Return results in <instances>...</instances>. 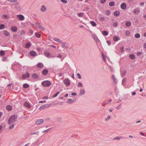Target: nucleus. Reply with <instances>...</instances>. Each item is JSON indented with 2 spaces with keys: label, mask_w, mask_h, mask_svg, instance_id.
<instances>
[{
  "label": "nucleus",
  "mask_w": 146,
  "mask_h": 146,
  "mask_svg": "<svg viewBox=\"0 0 146 146\" xmlns=\"http://www.w3.org/2000/svg\"><path fill=\"white\" fill-rule=\"evenodd\" d=\"M17 119V117L15 115L11 116L9 118L8 121V123L9 124L13 123Z\"/></svg>",
  "instance_id": "f257e3e1"
},
{
  "label": "nucleus",
  "mask_w": 146,
  "mask_h": 146,
  "mask_svg": "<svg viewBox=\"0 0 146 146\" xmlns=\"http://www.w3.org/2000/svg\"><path fill=\"white\" fill-rule=\"evenodd\" d=\"M42 84L44 86L48 87L51 85V83L50 81L46 80L43 81Z\"/></svg>",
  "instance_id": "f03ea898"
},
{
  "label": "nucleus",
  "mask_w": 146,
  "mask_h": 146,
  "mask_svg": "<svg viewBox=\"0 0 146 146\" xmlns=\"http://www.w3.org/2000/svg\"><path fill=\"white\" fill-rule=\"evenodd\" d=\"M15 7V9L19 11H20L21 9V7L20 5L18 3H16L14 4Z\"/></svg>",
  "instance_id": "7ed1b4c3"
},
{
  "label": "nucleus",
  "mask_w": 146,
  "mask_h": 146,
  "mask_svg": "<svg viewBox=\"0 0 146 146\" xmlns=\"http://www.w3.org/2000/svg\"><path fill=\"white\" fill-rule=\"evenodd\" d=\"M29 73L27 72L26 74L23 75L22 77L24 79H25L29 78Z\"/></svg>",
  "instance_id": "20e7f679"
},
{
  "label": "nucleus",
  "mask_w": 146,
  "mask_h": 146,
  "mask_svg": "<svg viewBox=\"0 0 146 146\" xmlns=\"http://www.w3.org/2000/svg\"><path fill=\"white\" fill-rule=\"evenodd\" d=\"M64 82L65 84L66 85V86H69L70 85V81L68 79H65L64 80Z\"/></svg>",
  "instance_id": "39448f33"
},
{
  "label": "nucleus",
  "mask_w": 146,
  "mask_h": 146,
  "mask_svg": "<svg viewBox=\"0 0 146 146\" xmlns=\"http://www.w3.org/2000/svg\"><path fill=\"white\" fill-rule=\"evenodd\" d=\"M17 18L19 19V20L20 21H23L24 19V17L22 15L19 14L17 15Z\"/></svg>",
  "instance_id": "423d86ee"
},
{
  "label": "nucleus",
  "mask_w": 146,
  "mask_h": 146,
  "mask_svg": "<svg viewBox=\"0 0 146 146\" xmlns=\"http://www.w3.org/2000/svg\"><path fill=\"white\" fill-rule=\"evenodd\" d=\"M121 9H125L126 8V4L125 3H122L121 5Z\"/></svg>",
  "instance_id": "0eeeda50"
},
{
  "label": "nucleus",
  "mask_w": 146,
  "mask_h": 146,
  "mask_svg": "<svg viewBox=\"0 0 146 146\" xmlns=\"http://www.w3.org/2000/svg\"><path fill=\"white\" fill-rule=\"evenodd\" d=\"M44 55L48 58L50 57V54L49 52L47 51H44Z\"/></svg>",
  "instance_id": "6e6552de"
},
{
  "label": "nucleus",
  "mask_w": 146,
  "mask_h": 146,
  "mask_svg": "<svg viewBox=\"0 0 146 146\" xmlns=\"http://www.w3.org/2000/svg\"><path fill=\"white\" fill-rule=\"evenodd\" d=\"M37 28H38L41 31L44 30V29L41 26L39 23H37Z\"/></svg>",
  "instance_id": "1a4fd4ad"
},
{
  "label": "nucleus",
  "mask_w": 146,
  "mask_h": 146,
  "mask_svg": "<svg viewBox=\"0 0 146 146\" xmlns=\"http://www.w3.org/2000/svg\"><path fill=\"white\" fill-rule=\"evenodd\" d=\"M44 120L43 119H40L37 120V125L43 123Z\"/></svg>",
  "instance_id": "9d476101"
},
{
  "label": "nucleus",
  "mask_w": 146,
  "mask_h": 146,
  "mask_svg": "<svg viewBox=\"0 0 146 146\" xmlns=\"http://www.w3.org/2000/svg\"><path fill=\"white\" fill-rule=\"evenodd\" d=\"M120 14V12L117 11H114L113 12L114 15L116 17H118L119 16Z\"/></svg>",
  "instance_id": "9b49d317"
},
{
  "label": "nucleus",
  "mask_w": 146,
  "mask_h": 146,
  "mask_svg": "<svg viewBox=\"0 0 146 146\" xmlns=\"http://www.w3.org/2000/svg\"><path fill=\"white\" fill-rule=\"evenodd\" d=\"M48 70L47 69H44L43 70L42 72V73L43 75L45 76L46 75L48 72Z\"/></svg>",
  "instance_id": "f8f14e48"
},
{
  "label": "nucleus",
  "mask_w": 146,
  "mask_h": 146,
  "mask_svg": "<svg viewBox=\"0 0 146 146\" xmlns=\"http://www.w3.org/2000/svg\"><path fill=\"white\" fill-rule=\"evenodd\" d=\"M62 47L64 48H66L69 46V44L68 43L61 42Z\"/></svg>",
  "instance_id": "ddd939ff"
},
{
  "label": "nucleus",
  "mask_w": 146,
  "mask_h": 146,
  "mask_svg": "<svg viewBox=\"0 0 146 146\" xmlns=\"http://www.w3.org/2000/svg\"><path fill=\"white\" fill-rule=\"evenodd\" d=\"M11 31L13 32H16L17 31V28L16 26H13L11 28Z\"/></svg>",
  "instance_id": "4468645a"
},
{
  "label": "nucleus",
  "mask_w": 146,
  "mask_h": 146,
  "mask_svg": "<svg viewBox=\"0 0 146 146\" xmlns=\"http://www.w3.org/2000/svg\"><path fill=\"white\" fill-rule=\"evenodd\" d=\"M75 100V99H72L71 98H69L67 101V102L68 104H71L73 103Z\"/></svg>",
  "instance_id": "2eb2a0df"
},
{
  "label": "nucleus",
  "mask_w": 146,
  "mask_h": 146,
  "mask_svg": "<svg viewBox=\"0 0 146 146\" xmlns=\"http://www.w3.org/2000/svg\"><path fill=\"white\" fill-rule=\"evenodd\" d=\"M140 12V10L139 9H136L134 10V13L138 15Z\"/></svg>",
  "instance_id": "dca6fc26"
},
{
  "label": "nucleus",
  "mask_w": 146,
  "mask_h": 146,
  "mask_svg": "<svg viewBox=\"0 0 146 146\" xmlns=\"http://www.w3.org/2000/svg\"><path fill=\"white\" fill-rule=\"evenodd\" d=\"M46 10V8L44 5H42L40 9V10L43 12H45Z\"/></svg>",
  "instance_id": "f3484780"
},
{
  "label": "nucleus",
  "mask_w": 146,
  "mask_h": 146,
  "mask_svg": "<svg viewBox=\"0 0 146 146\" xmlns=\"http://www.w3.org/2000/svg\"><path fill=\"white\" fill-rule=\"evenodd\" d=\"M24 105L28 108H30L31 107L30 105L27 102H25L24 103Z\"/></svg>",
  "instance_id": "a211bd4d"
},
{
  "label": "nucleus",
  "mask_w": 146,
  "mask_h": 146,
  "mask_svg": "<svg viewBox=\"0 0 146 146\" xmlns=\"http://www.w3.org/2000/svg\"><path fill=\"white\" fill-rule=\"evenodd\" d=\"M120 39V38L117 36H115L113 37V39L115 41H117L119 40Z\"/></svg>",
  "instance_id": "6ab92c4d"
},
{
  "label": "nucleus",
  "mask_w": 146,
  "mask_h": 146,
  "mask_svg": "<svg viewBox=\"0 0 146 146\" xmlns=\"http://www.w3.org/2000/svg\"><path fill=\"white\" fill-rule=\"evenodd\" d=\"M43 66V64L41 62H39L37 64V67L39 68H41Z\"/></svg>",
  "instance_id": "aec40b11"
},
{
  "label": "nucleus",
  "mask_w": 146,
  "mask_h": 146,
  "mask_svg": "<svg viewBox=\"0 0 146 146\" xmlns=\"http://www.w3.org/2000/svg\"><path fill=\"white\" fill-rule=\"evenodd\" d=\"M129 57L131 59H134L135 58V55L133 54H130L129 56Z\"/></svg>",
  "instance_id": "412c9836"
},
{
  "label": "nucleus",
  "mask_w": 146,
  "mask_h": 146,
  "mask_svg": "<svg viewBox=\"0 0 146 146\" xmlns=\"http://www.w3.org/2000/svg\"><path fill=\"white\" fill-rule=\"evenodd\" d=\"M4 35L7 36H9L10 35V33L8 31L6 30L4 31Z\"/></svg>",
  "instance_id": "4be33fe9"
},
{
  "label": "nucleus",
  "mask_w": 146,
  "mask_h": 146,
  "mask_svg": "<svg viewBox=\"0 0 146 146\" xmlns=\"http://www.w3.org/2000/svg\"><path fill=\"white\" fill-rule=\"evenodd\" d=\"M36 52L33 51H31L30 52V55L32 56H35L36 55Z\"/></svg>",
  "instance_id": "5701e85b"
},
{
  "label": "nucleus",
  "mask_w": 146,
  "mask_h": 146,
  "mask_svg": "<svg viewBox=\"0 0 146 146\" xmlns=\"http://www.w3.org/2000/svg\"><path fill=\"white\" fill-rule=\"evenodd\" d=\"M90 24L93 27H95L96 25V23L94 21H90Z\"/></svg>",
  "instance_id": "b1692460"
},
{
  "label": "nucleus",
  "mask_w": 146,
  "mask_h": 146,
  "mask_svg": "<svg viewBox=\"0 0 146 146\" xmlns=\"http://www.w3.org/2000/svg\"><path fill=\"white\" fill-rule=\"evenodd\" d=\"M112 79L113 80V82L115 83H116L117 81H116V79L115 76L114 75H113L112 76Z\"/></svg>",
  "instance_id": "393cba45"
},
{
  "label": "nucleus",
  "mask_w": 146,
  "mask_h": 146,
  "mask_svg": "<svg viewBox=\"0 0 146 146\" xmlns=\"http://www.w3.org/2000/svg\"><path fill=\"white\" fill-rule=\"evenodd\" d=\"M115 3L114 1L110 2L109 3L110 6L111 7H113L115 5Z\"/></svg>",
  "instance_id": "a878e982"
},
{
  "label": "nucleus",
  "mask_w": 146,
  "mask_h": 146,
  "mask_svg": "<svg viewBox=\"0 0 146 146\" xmlns=\"http://www.w3.org/2000/svg\"><path fill=\"white\" fill-rule=\"evenodd\" d=\"M85 92V91L84 90H80V95L81 96L84 94Z\"/></svg>",
  "instance_id": "bb28decb"
},
{
  "label": "nucleus",
  "mask_w": 146,
  "mask_h": 146,
  "mask_svg": "<svg viewBox=\"0 0 146 146\" xmlns=\"http://www.w3.org/2000/svg\"><path fill=\"white\" fill-rule=\"evenodd\" d=\"M126 80L127 79L125 78H124L123 79L122 82V85H125Z\"/></svg>",
  "instance_id": "cd10ccee"
},
{
  "label": "nucleus",
  "mask_w": 146,
  "mask_h": 146,
  "mask_svg": "<svg viewBox=\"0 0 146 146\" xmlns=\"http://www.w3.org/2000/svg\"><path fill=\"white\" fill-rule=\"evenodd\" d=\"M131 23L129 21H127L126 23V25L127 27H130L131 25Z\"/></svg>",
  "instance_id": "c85d7f7f"
},
{
  "label": "nucleus",
  "mask_w": 146,
  "mask_h": 146,
  "mask_svg": "<svg viewBox=\"0 0 146 146\" xmlns=\"http://www.w3.org/2000/svg\"><path fill=\"white\" fill-rule=\"evenodd\" d=\"M12 108V107L11 106L9 105L7 107V110L9 111H11Z\"/></svg>",
  "instance_id": "c756f323"
},
{
  "label": "nucleus",
  "mask_w": 146,
  "mask_h": 146,
  "mask_svg": "<svg viewBox=\"0 0 146 146\" xmlns=\"http://www.w3.org/2000/svg\"><path fill=\"white\" fill-rule=\"evenodd\" d=\"M102 34L104 36H106L108 35V33L106 31H103L102 32Z\"/></svg>",
  "instance_id": "7c9ffc66"
},
{
  "label": "nucleus",
  "mask_w": 146,
  "mask_h": 146,
  "mask_svg": "<svg viewBox=\"0 0 146 146\" xmlns=\"http://www.w3.org/2000/svg\"><path fill=\"white\" fill-rule=\"evenodd\" d=\"M84 14V13L82 12L77 13V15L80 17H82L83 16Z\"/></svg>",
  "instance_id": "2f4dec72"
},
{
  "label": "nucleus",
  "mask_w": 146,
  "mask_h": 146,
  "mask_svg": "<svg viewBox=\"0 0 146 146\" xmlns=\"http://www.w3.org/2000/svg\"><path fill=\"white\" fill-rule=\"evenodd\" d=\"M54 40L56 42H61V40L57 38H54Z\"/></svg>",
  "instance_id": "473e14b6"
},
{
  "label": "nucleus",
  "mask_w": 146,
  "mask_h": 146,
  "mask_svg": "<svg viewBox=\"0 0 146 146\" xmlns=\"http://www.w3.org/2000/svg\"><path fill=\"white\" fill-rule=\"evenodd\" d=\"M31 44L30 43L28 42L27 43L25 44V47L26 48H29L30 47Z\"/></svg>",
  "instance_id": "72a5a7b5"
},
{
  "label": "nucleus",
  "mask_w": 146,
  "mask_h": 146,
  "mask_svg": "<svg viewBox=\"0 0 146 146\" xmlns=\"http://www.w3.org/2000/svg\"><path fill=\"white\" fill-rule=\"evenodd\" d=\"M5 54V51L3 50H1L0 51V55L3 56Z\"/></svg>",
  "instance_id": "f704fd0d"
},
{
  "label": "nucleus",
  "mask_w": 146,
  "mask_h": 146,
  "mask_svg": "<svg viewBox=\"0 0 146 146\" xmlns=\"http://www.w3.org/2000/svg\"><path fill=\"white\" fill-rule=\"evenodd\" d=\"M140 37V35L139 33L135 34V37L136 38H138Z\"/></svg>",
  "instance_id": "c9c22d12"
},
{
  "label": "nucleus",
  "mask_w": 146,
  "mask_h": 146,
  "mask_svg": "<svg viewBox=\"0 0 146 146\" xmlns=\"http://www.w3.org/2000/svg\"><path fill=\"white\" fill-rule=\"evenodd\" d=\"M111 14V12L110 11L106 10V15H109Z\"/></svg>",
  "instance_id": "e433bc0d"
},
{
  "label": "nucleus",
  "mask_w": 146,
  "mask_h": 146,
  "mask_svg": "<svg viewBox=\"0 0 146 146\" xmlns=\"http://www.w3.org/2000/svg\"><path fill=\"white\" fill-rule=\"evenodd\" d=\"M51 57H52V58H54V57H57L58 58H62V56L61 55V54H58V55L57 56H52Z\"/></svg>",
  "instance_id": "4c0bfd02"
},
{
  "label": "nucleus",
  "mask_w": 146,
  "mask_h": 146,
  "mask_svg": "<svg viewBox=\"0 0 146 146\" xmlns=\"http://www.w3.org/2000/svg\"><path fill=\"white\" fill-rule=\"evenodd\" d=\"M46 108L49 107L52 104H48L44 105Z\"/></svg>",
  "instance_id": "58836bf2"
},
{
  "label": "nucleus",
  "mask_w": 146,
  "mask_h": 146,
  "mask_svg": "<svg viewBox=\"0 0 146 146\" xmlns=\"http://www.w3.org/2000/svg\"><path fill=\"white\" fill-rule=\"evenodd\" d=\"M29 87V85L27 84H25L23 85V87L25 88H27Z\"/></svg>",
  "instance_id": "ea45409f"
},
{
  "label": "nucleus",
  "mask_w": 146,
  "mask_h": 146,
  "mask_svg": "<svg viewBox=\"0 0 146 146\" xmlns=\"http://www.w3.org/2000/svg\"><path fill=\"white\" fill-rule=\"evenodd\" d=\"M5 27V25L4 24H1L0 25V29H3Z\"/></svg>",
  "instance_id": "a19ab883"
},
{
  "label": "nucleus",
  "mask_w": 146,
  "mask_h": 146,
  "mask_svg": "<svg viewBox=\"0 0 146 146\" xmlns=\"http://www.w3.org/2000/svg\"><path fill=\"white\" fill-rule=\"evenodd\" d=\"M52 129V128H50L49 129H46V130H45L44 131H42V133H47V132L49 130H50L51 129Z\"/></svg>",
  "instance_id": "79ce46f5"
},
{
  "label": "nucleus",
  "mask_w": 146,
  "mask_h": 146,
  "mask_svg": "<svg viewBox=\"0 0 146 146\" xmlns=\"http://www.w3.org/2000/svg\"><path fill=\"white\" fill-rule=\"evenodd\" d=\"M60 93V92H57L56 94H55L53 96V98H54L56 97Z\"/></svg>",
  "instance_id": "37998d69"
},
{
  "label": "nucleus",
  "mask_w": 146,
  "mask_h": 146,
  "mask_svg": "<svg viewBox=\"0 0 146 146\" xmlns=\"http://www.w3.org/2000/svg\"><path fill=\"white\" fill-rule=\"evenodd\" d=\"M46 108H45V106L44 105H42V106H41L40 107V108H39V110H41L42 109H44Z\"/></svg>",
  "instance_id": "c03bdc74"
},
{
  "label": "nucleus",
  "mask_w": 146,
  "mask_h": 146,
  "mask_svg": "<svg viewBox=\"0 0 146 146\" xmlns=\"http://www.w3.org/2000/svg\"><path fill=\"white\" fill-rule=\"evenodd\" d=\"M14 124H13L11 125L9 128V129L10 130H12L14 128Z\"/></svg>",
  "instance_id": "a18cd8bd"
},
{
  "label": "nucleus",
  "mask_w": 146,
  "mask_h": 146,
  "mask_svg": "<svg viewBox=\"0 0 146 146\" xmlns=\"http://www.w3.org/2000/svg\"><path fill=\"white\" fill-rule=\"evenodd\" d=\"M105 20V18L104 17H101L99 19V20L100 21L102 22Z\"/></svg>",
  "instance_id": "49530a36"
},
{
  "label": "nucleus",
  "mask_w": 146,
  "mask_h": 146,
  "mask_svg": "<svg viewBox=\"0 0 146 146\" xmlns=\"http://www.w3.org/2000/svg\"><path fill=\"white\" fill-rule=\"evenodd\" d=\"M61 118L60 117H58L56 119V121L58 122H61Z\"/></svg>",
  "instance_id": "de8ad7c7"
},
{
  "label": "nucleus",
  "mask_w": 146,
  "mask_h": 146,
  "mask_svg": "<svg viewBox=\"0 0 146 146\" xmlns=\"http://www.w3.org/2000/svg\"><path fill=\"white\" fill-rule=\"evenodd\" d=\"M93 37L94 38V40H96V41L97 42H98L99 41V40L97 37V36H95V35L94 36V37Z\"/></svg>",
  "instance_id": "09e8293b"
},
{
  "label": "nucleus",
  "mask_w": 146,
  "mask_h": 146,
  "mask_svg": "<svg viewBox=\"0 0 146 146\" xmlns=\"http://www.w3.org/2000/svg\"><path fill=\"white\" fill-rule=\"evenodd\" d=\"M3 17L6 19H8L9 18V16L6 14L3 15Z\"/></svg>",
  "instance_id": "8fccbe9b"
},
{
  "label": "nucleus",
  "mask_w": 146,
  "mask_h": 146,
  "mask_svg": "<svg viewBox=\"0 0 146 146\" xmlns=\"http://www.w3.org/2000/svg\"><path fill=\"white\" fill-rule=\"evenodd\" d=\"M102 56L104 61L106 62V58H105V56L102 53Z\"/></svg>",
  "instance_id": "3c124183"
},
{
  "label": "nucleus",
  "mask_w": 146,
  "mask_h": 146,
  "mask_svg": "<svg viewBox=\"0 0 146 146\" xmlns=\"http://www.w3.org/2000/svg\"><path fill=\"white\" fill-rule=\"evenodd\" d=\"M118 23L117 22H115L113 24V26L115 27H116L117 26Z\"/></svg>",
  "instance_id": "603ef678"
},
{
  "label": "nucleus",
  "mask_w": 146,
  "mask_h": 146,
  "mask_svg": "<svg viewBox=\"0 0 146 146\" xmlns=\"http://www.w3.org/2000/svg\"><path fill=\"white\" fill-rule=\"evenodd\" d=\"M122 138V137H116L114 139H116L117 140H119V139H120Z\"/></svg>",
  "instance_id": "864d4df0"
},
{
  "label": "nucleus",
  "mask_w": 146,
  "mask_h": 146,
  "mask_svg": "<svg viewBox=\"0 0 146 146\" xmlns=\"http://www.w3.org/2000/svg\"><path fill=\"white\" fill-rule=\"evenodd\" d=\"M125 34L127 36H129L130 34V33L128 31H126Z\"/></svg>",
  "instance_id": "5fc2aeb1"
},
{
  "label": "nucleus",
  "mask_w": 146,
  "mask_h": 146,
  "mask_svg": "<svg viewBox=\"0 0 146 146\" xmlns=\"http://www.w3.org/2000/svg\"><path fill=\"white\" fill-rule=\"evenodd\" d=\"M32 76L33 78H36V73L33 74Z\"/></svg>",
  "instance_id": "6e6d98bb"
},
{
  "label": "nucleus",
  "mask_w": 146,
  "mask_h": 146,
  "mask_svg": "<svg viewBox=\"0 0 146 146\" xmlns=\"http://www.w3.org/2000/svg\"><path fill=\"white\" fill-rule=\"evenodd\" d=\"M77 86L78 87H81L82 86V84L80 82H79L78 83Z\"/></svg>",
  "instance_id": "4d7b16f0"
},
{
  "label": "nucleus",
  "mask_w": 146,
  "mask_h": 146,
  "mask_svg": "<svg viewBox=\"0 0 146 146\" xmlns=\"http://www.w3.org/2000/svg\"><path fill=\"white\" fill-rule=\"evenodd\" d=\"M77 76H78V78L79 79H80L81 78V77L80 74L79 73H78L77 74Z\"/></svg>",
  "instance_id": "13d9d810"
},
{
  "label": "nucleus",
  "mask_w": 146,
  "mask_h": 146,
  "mask_svg": "<svg viewBox=\"0 0 146 146\" xmlns=\"http://www.w3.org/2000/svg\"><path fill=\"white\" fill-rule=\"evenodd\" d=\"M41 36V34L39 32H37V38H40Z\"/></svg>",
  "instance_id": "bf43d9fd"
},
{
  "label": "nucleus",
  "mask_w": 146,
  "mask_h": 146,
  "mask_svg": "<svg viewBox=\"0 0 146 146\" xmlns=\"http://www.w3.org/2000/svg\"><path fill=\"white\" fill-rule=\"evenodd\" d=\"M21 32V34L23 35H24L25 33V32L24 31H22Z\"/></svg>",
  "instance_id": "052dcab7"
},
{
  "label": "nucleus",
  "mask_w": 146,
  "mask_h": 146,
  "mask_svg": "<svg viewBox=\"0 0 146 146\" xmlns=\"http://www.w3.org/2000/svg\"><path fill=\"white\" fill-rule=\"evenodd\" d=\"M61 1L64 3H67V1L66 0H61Z\"/></svg>",
  "instance_id": "680f3d73"
},
{
  "label": "nucleus",
  "mask_w": 146,
  "mask_h": 146,
  "mask_svg": "<svg viewBox=\"0 0 146 146\" xmlns=\"http://www.w3.org/2000/svg\"><path fill=\"white\" fill-rule=\"evenodd\" d=\"M9 2H15L17 1V0H8Z\"/></svg>",
  "instance_id": "e2e57ef3"
},
{
  "label": "nucleus",
  "mask_w": 146,
  "mask_h": 146,
  "mask_svg": "<svg viewBox=\"0 0 146 146\" xmlns=\"http://www.w3.org/2000/svg\"><path fill=\"white\" fill-rule=\"evenodd\" d=\"M106 1V0H101L100 2L101 3H104Z\"/></svg>",
  "instance_id": "0e129e2a"
},
{
  "label": "nucleus",
  "mask_w": 146,
  "mask_h": 146,
  "mask_svg": "<svg viewBox=\"0 0 146 146\" xmlns=\"http://www.w3.org/2000/svg\"><path fill=\"white\" fill-rule=\"evenodd\" d=\"M121 105H119L118 106H117V108H116L117 109V110H120L121 109Z\"/></svg>",
  "instance_id": "69168bd1"
},
{
  "label": "nucleus",
  "mask_w": 146,
  "mask_h": 146,
  "mask_svg": "<svg viewBox=\"0 0 146 146\" xmlns=\"http://www.w3.org/2000/svg\"><path fill=\"white\" fill-rule=\"evenodd\" d=\"M6 59H7L6 57H3L2 58V60L3 61H5L6 60Z\"/></svg>",
  "instance_id": "338daca9"
},
{
  "label": "nucleus",
  "mask_w": 146,
  "mask_h": 146,
  "mask_svg": "<svg viewBox=\"0 0 146 146\" xmlns=\"http://www.w3.org/2000/svg\"><path fill=\"white\" fill-rule=\"evenodd\" d=\"M110 118H111V117H110V115H109V116H108V117H107V118H106V119H105V120H106V121H107L109 119H110Z\"/></svg>",
  "instance_id": "774afa93"
}]
</instances>
